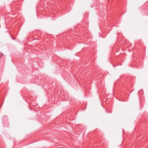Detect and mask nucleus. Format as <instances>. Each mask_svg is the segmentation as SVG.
Wrapping results in <instances>:
<instances>
[{
	"label": "nucleus",
	"instance_id": "nucleus-1",
	"mask_svg": "<svg viewBox=\"0 0 148 148\" xmlns=\"http://www.w3.org/2000/svg\"><path fill=\"white\" fill-rule=\"evenodd\" d=\"M3 56V53H1L0 54V57H2V56Z\"/></svg>",
	"mask_w": 148,
	"mask_h": 148
}]
</instances>
